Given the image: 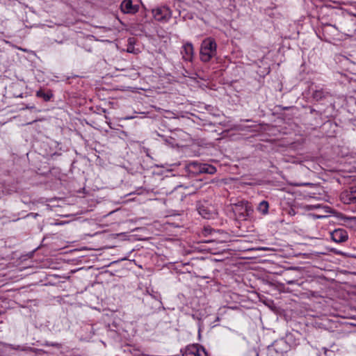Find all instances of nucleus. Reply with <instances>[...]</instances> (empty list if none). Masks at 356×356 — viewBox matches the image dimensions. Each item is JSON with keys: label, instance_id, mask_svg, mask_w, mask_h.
<instances>
[{"label": "nucleus", "instance_id": "obj_1", "mask_svg": "<svg viewBox=\"0 0 356 356\" xmlns=\"http://www.w3.org/2000/svg\"><path fill=\"white\" fill-rule=\"evenodd\" d=\"M217 53V44L212 38H205L201 43L200 56L202 61L207 63L213 58Z\"/></svg>", "mask_w": 356, "mask_h": 356}, {"label": "nucleus", "instance_id": "obj_2", "mask_svg": "<svg viewBox=\"0 0 356 356\" xmlns=\"http://www.w3.org/2000/svg\"><path fill=\"white\" fill-rule=\"evenodd\" d=\"M141 3L142 1H122L120 8L124 13L135 14L142 6Z\"/></svg>", "mask_w": 356, "mask_h": 356}, {"label": "nucleus", "instance_id": "obj_3", "mask_svg": "<svg viewBox=\"0 0 356 356\" xmlns=\"http://www.w3.org/2000/svg\"><path fill=\"white\" fill-rule=\"evenodd\" d=\"M183 356H207L205 349L198 344L186 346Z\"/></svg>", "mask_w": 356, "mask_h": 356}, {"label": "nucleus", "instance_id": "obj_4", "mask_svg": "<svg viewBox=\"0 0 356 356\" xmlns=\"http://www.w3.org/2000/svg\"><path fill=\"white\" fill-rule=\"evenodd\" d=\"M341 200L346 204L356 202V187H350L343 191L340 195Z\"/></svg>", "mask_w": 356, "mask_h": 356}, {"label": "nucleus", "instance_id": "obj_5", "mask_svg": "<svg viewBox=\"0 0 356 356\" xmlns=\"http://www.w3.org/2000/svg\"><path fill=\"white\" fill-rule=\"evenodd\" d=\"M152 13L156 20H167L171 17V11L166 6L159 7L152 10Z\"/></svg>", "mask_w": 356, "mask_h": 356}, {"label": "nucleus", "instance_id": "obj_6", "mask_svg": "<svg viewBox=\"0 0 356 356\" xmlns=\"http://www.w3.org/2000/svg\"><path fill=\"white\" fill-rule=\"evenodd\" d=\"M331 238L337 243L346 242L348 239V232L343 229H336L330 233Z\"/></svg>", "mask_w": 356, "mask_h": 356}, {"label": "nucleus", "instance_id": "obj_7", "mask_svg": "<svg viewBox=\"0 0 356 356\" xmlns=\"http://www.w3.org/2000/svg\"><path fill=\"white\" fill-rule=\"evenodd\" d=\"M181 54L182 58L186 61H191L194 55L193 46L191 42H186L183 44Z\"/></svg>", "mask_w": 356, "mask_h": 356}, {"label": "nucleus", "instance_id": "obj_8", "mask_svg": "<svg viewBox=\"0 0 356 356\" xmlns=\"http://www.w3.org/2000/svg\"><path fill=\"white\" fill-rule=\"evenodd\" d=\"M193 165L197 167V170L200 173L213 175L216 172V168L209 164L193 163Z\"/></svg>", "mask_w": 356, "mask_h": 356}, {"label": "nucleus", "instance_id": "obj_9", "mask_svg": "<svg viewBox=\"0 0 356 356\" xmlns=\"http://www.w3.org/2000/svg\"><path fill=\"white\" fill-rule=\"evenodd\" d=\"M269 204L267 201H261L257 207V210L263 215H266L268 212Z\"/></svg>", "mask_w": 356, "mask_h": 356}, {"label": "nucleus", "instance_id": "obj_10", "mask_svg": "<svg viewBox=\"0 0 356 356\" xmlns=\"http://www.w3.org/2000/svg\"><path fill=\"white\" fill-rule=\"evenodd\" d=\"M325 97V92L323 90H316L313 93V97L318 101Z\"/></svg>", "mask_w": 356, "mask_h": 356}, {"label": "nucleus", "instance_id": "obj_11", "mask_svg": "<svg viewBox=\"0 0 356 356\" xmlns=\"http://www.w3.org/2000/svg\"><path fill=\"white\" fill-rule=\"evenodd\" d=\"M36 96L38 97L43 98L45 101H49L51 99V97H52V95L45 93L42 90H40L37 91Z\"/></svg>", "mask_w": 356, "mask_h": 356}, {"label": "nucleus", "instance_id": "obj_12", "mask_svg": "<svg viewBox=\"0 0 356 356\" xmlns=\"http://www.w3.org/2000/svg\"><path fill=\"white\" fill-rule=\"evenodd\" d=\"M199 213L201 216H202L204 218H210L211 217V214L208 213L206 209H200Z\"/></svg>", "mask_w": 356, "mask_h": 356}, {"label": "nucleus", "instance_id": "obj_13", "mask_svg": "<svg viewBox=\"0 0 356 356\" xmlns=\"http://www.w3.org/2000/svg\"><path fill=\"white\" fill-rule=\"evenodd\" d=\"M348 221L355 222H356V217L346 218H345V222H348Z\"/></svg>", "mask_w": 356, "mask_h": 356}, {"label": "nucleus", "instance_id": "obj_14", "mask_svg": "<svg viewBox=\"0 0 356 356\" xmlns=\"http://www.w3.org/2000/svg\"><path fill=\"white\" fill-rule=\"evenodd\" d=\"M310 184H311L310 183H301V184H296V186H309Z\"/></svg>", "mask_w": 356, "mask_h": 356}, {"label": "nucleus", "instance_id": "obj_15", "mask_svg": "<svg viewBox=\"0 0 356 356\" xmlns=\"http://www.w3.org/2000/svg\"><path fill=\"white\" fill-rule=\"evenodd\" d=\"M26 108H28V109H34L35 108V106L34 105L27 106Z\"/></svg>", "mask_w": 356, "mask_h": 356}, {"label": "nucleus", "instance_id": "obj_16", "mask_svg": "<svg viewBox=\"0 0 356 356\" xmlns=\"http://www.w3.org/2000/svg\"><path fill=\"white\" fill-rule=\"evenodd\" d=\"M248 202L245 203V210L247 211L248 210Z\"/></svg>", "mask_w": 356, "mask_h": 356}, {"label": "nucleus", "instance_id": "obj_17", "mask_svg": "<svg viewBox=\"0 0 356 356\" xmlns=\"http://www.w3.org/2000/svg\"><path fill=\"white\" fill-rule=\"evenodd\" d=\"M2 314V312L0 311V315Z\"/></svg>", "mask_w": 356, "mask_h": 356}]
</instances>
